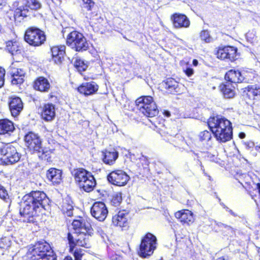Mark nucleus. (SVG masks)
I'll list each match as a JSON object with an SVG mask.
<instances>
[{"label":"nucleus","instance_id":"7c9ffc66","mask_svg":"<svg viewBox=\"0 0 260 260\" xmlns=\"http://www.w3.org/2000/svg\"><path fill=\"white\" fill-rule=\"evenodd\" d=\"M247 90V94L248 96L253 99L255 96H260V87H257L256 85H251L248 86L246 88Z\"/></svg>","mask_w":260,"mask_h":260},{"label":"nucleus","instance_id":"052dcab7","mask_svg":"<svg viewBox=\"0 0 260 260\" xmlns=\"http://www.w3.org/2000/svg\"><path fill=\"white\" fill-rule=\"evenodd\" d=\"M239 137L241 138V139H243L245 137V134L244 133H240L239 134Z\"/></svg>","mask_w":260,"mask_h":260},{"label":"nucleus","instance_id":"09e8293b","mask_svg":"<svg viewBox=\"0 0 260 260\" xmlns=\"http://www.w3.org/2000/svg\"><path fill=\"white\" fill-rule=\"evenodd\" d=\"M215 223H216V224L219 228H221L222 230H223V229H228V230H231V226L226 225V224H223L221 222H217L216 221H215Z\"/></svg>","mask_w":260,"mask_h":260},{"label":"nucleus","instance_id":"a878e982","mask_svg":"<svg viewBox=\"0 0 260 260\" xmlns=\"http://www.w3.org/2000/svg\"><path fill=\"white\" fill-rule=\"evenodd\" d=\"M219 88L224 98L230 99L234 96L235 93L234 88L235 87L233 86L232 84L226 82L225 83L221 84Z\"/></svg>","mask_w":260,"mask_h":260},{"label":"nucleus","instance_id":"338daca9","mask_svg":"<svg viewBox=\"0 0 260 260\" xmlns=\"http://www.w3.org/2000/svg\"><path fill=\"white\" fill-rule=\"evenodd\" d=\"M224 259L223 257H219L217 260H224Z\"/></svg>","mask_w":260,"mask_h":260},{"label":"nucleus","instance_id":"4d7b16f0","mask_svg":"<svg viewBox=\"0 0 260 260\" xmlns=\"http://www.w3.org/2000/svg\"><path fill=\"white\" fill-rule=\"evenodd\" d=\"M185 73H186V74L188 76H191L193 73V69H191V68H187L186 71H185Z\"/></svg>","mask_w":260,"mask_h":260},{"label":"nucleus","instance_id":"f03ea898","mask_svg":"<svg viewBox=\"0 0 260 260\" xmlns=\"http://www.w3.org/2000/svg\"><path fill=\"white\" fill-rule=\"evenodd\" d=\"M208 124L218 142L225 143L232 138V123L227 119L218 116L210 117L208 120Z\"/></svg>","mask_w":260,"mask_h":260},{"label":"nucleus","instance_id":"4468645a","mask_svg":"<svg viewBox=\"0 0 260 260\" xmlns=\"http://www.w3.org/2000/svg\"><path fill=\"white\" fill-rule=\"evenodd\" d=\"M237 49L232 46L219 47L216 51L217 58L221 59H229L231 61L235 60L236 57Z\"/></svg>","mask_w":260,"mask_h":260},{"label":"nucleus","instance_id":"473e14b6","mask_svg":"<svg viewBox=\"0 0 260 260\" xmlns=\"http://www.w3.org/2000/svg\"><path fill=\"white\" fill-rule=\"evenodd\" d=\"M25 9L37 10L41 8V5L38 0H25Z\"/></svg>","mask_w":260,"mask_h":260},{"label":"nucleus","instance_id":"79ce46f5","mask_svg":"<svg viewBox=\"0 0 260 260\" xmlns=\"http://www.w3.org/2000/svg\"><path fill=\"white\" fill-rule=\"evenodd\" d=\"M40 260H57V256L52 250L48 251L47 254L41 257Z\"/></svg>","mask_w":260,"mask_h":260},{"label":"nucleus","instance_id":"9d476101","mask_svg":"<svg viewBox=\"0 0 260 260\" xmlns=\"http://www.w3.org/2000/svg\"><path fill=\"white\" fill-rule=\"evenodd\" d=\"M52 250L50 245L46 242H38L30 247L28 252L32 260H40L48 251Z\"/></svg>","mask_w":260,"mask_h":260},{"label":"nucleus","instance_id":"6ab92c4d","mask_svg":"<svg viewBox=\"0 0 260 260\" xmlns=\"http://www.w3.org/2000/svg\"><path fill=\"white\" fill-rule=\"evenodd\" d=\"M42 117L45 121L52 120L55 116V107L52 104L44 105L42 112Z\"/></svg>","mask_w":260,"mask_h":260},{"label":"nucleus","instance_id":"bb28decb","mask_svg":"<svg viewBox=\"0 0 260 260\" xmlns=\"http://www.w3.org/2000/svg\"><path fill=\"white\" fill-rule=\"evenodd\" d=\"M164 87L171 93L179 91L178 83L173 78H168L162 83Z\"/></svg>","mask_w":260,"mask_h":260},{"label":"nucleus","instance_id":"412c9836","mask_svg":"<svg viewBox=\"0 0 260 260\" xmlns=\"http://www.w3.org/2000/svg\"><path fill=\"white\" fill-rule=\"evenodd\" d=\"M173 18L175 27H188L190 25V21L185 15L175 14Z\"/></svg>","mask_w":260,"mask_h":260},{"label":"nucleus","instance_id":"6e6d98bb","mask_svg":"<svg viewBox=\"0 0 260 260\" xmlns=\"http://www.w3.org/2000/svg\"><path fill=\"white\" fill-rule=\"evenodd\" d=\"M222 206H223V208L225 209L227 212H229L232 215L235 217L237 216V215L232 210L229 209L225 205L222 204Z\"/></svg>","mask_w":260,"mask_h":260},{"label":"nucleus","instance_id":"1a4fd4ad","mask_svg":"<svg viewBox=\"0 0 260 260\" xmlns=\"http://www.w3.org/2000/svg\"><path fill=\"white\" fill-rule=\"evenodd\" d=\"M24 40L31 46H39L46 41V36L40 29L31 27L26 30Z\"/></svg>","mask_w":260,"mask_h":260},{"label":"nucleus","instance_id":"5701e85b","mask_svg":"<svg viewBox=\"0 0 260 260\" xmlns=\"http://www.w3.org/2000/svg\"><path fill=\"white\" fill-rule=\"evenodd\" d=\"M175 217L179 219L181 222L188 224L192 223L194 220L192 213L187 210L177 212L175 213Z\"/></svg>","mask_w":260,"mask_h":260},{"label":"nucleus","instance_id":"ea45409f","mask_svg":"<svg viewBox=\"0 0 260 260\" xmlns=\"http://www.w3.org/2000/svg\"><path fill=\"white\" fill-rule=\"evenodd\" d=\"M11 241L9 237H4L0 239V248L7 249L10 246Z\"/></svg>","mask_w":260,"mask_h":260},{"label":"nucleus","instance_id":"dca6fc26","mask_svg":"<svg viewBox=\"0 0 260 260\" xmlns=\"http://www.w3.org/2000/svg\"><path fill=\"white\" fill-rule=\"evenodd\" d=\"M64 46H54L51 48L52 58L55 63L60 64L64 59Z\"/></svg>","mask_w":260,"mask_h":260},{"label":"nucleus","instance_id":"e433bc0d","mask_svg":"<svg viewBox=\"0 0 260 260\" xmlns=\"http://www.w3.org/2000/svg\"><path fill=\"white\" fill-rule=\"evenodd\" d=\"M73 207L72 205L66 202H64L62 206V210L63 213L68 216L73 215Z\"/></svg>","mask_w":260,"mask_h":260},{"label":"nucleus","instance_id":"9b49d317","mask_svg":"<svg viewBox=\"0 0 260 260\" xmlns=\"http://www.w3.org/2000/svg\"><path fill=\"white\" fill-rule=\"evenodd\" d=\"M107 179L111 184L122 186L126 184L129 177L123 171L118 170L111 172L108 175Z\"/></svg>","mask_w":260,"mask_h":260},{"label":"nucleus","instance_id":"3c124183","mask_svg":"<svg viewBox=\"0 0 260 260\" xmlns=\"http://www.w3.org/2000/svg\"><path fill=\"white\" fill-rule=\"evenodd\" d=\"M22 72H24L22 69H13L12 70L11 72V74H12L13 73H15V74H16L17 75H20V73Z\"/></svg>","mask_w":260,"mask_h":260},{"label":"nucleus","instance_id":"58836bf2","mask_svg":"<svg viewBox=\"0 0 260 260\" xmlns=\"http://www.w3.org/2000/svg\"><path fill=\"white\" fill-rule=\"evenodd\" d=\"M139 160L140 164H138L139 166H142L145 171L148 172L149 170V161H148V158L146 156L142 155V157L139 158Z\"/></svg>","mask_w":260,"mask_h":260},{"label":"nucleus","instance_id":"f8f14e48","mask_svg":"<svg viewBox=\"0 0 260 260\" xmlns=\"http://www.w3.org/2000/svg\"><path fill=\"white\" fill-rule=\"evenodd\" d=\"M26 145L30 150L41 151L42 141L40 137L32 132H29L24 137Z\"/></svg>","mask_w":260,"mask_h":260},{"label":"nucleus","instance_id":"423d86ee","mask_svg":"<svg viewBox=\"0 0 260 260\" xmlns=\"http://www.w3.org/2000/svg\"><path fill=\"white\" fill-rule=\"evenodd\" d=\"M67 44L76 51L87 49L88 44L83 35L77 31L69 32L67 36Z\"/></svg>","mask_w":260,"mask_h":260},{"label":"nucleus","instance_id":"a18cd8bd","mask_svg":"<svg viewBox=\"0 0 260 260\" xmlns=\"http://www.w3.org/2000/svg\"><path fill=\"white\" fill-rule=\"evenodd\" d=\"M84 250L81 249H76L74 251L75 260H81V258L84 255Z\"/></svg>","mask_w":260,"mask_h":260},{"label":"nucleus","instance_id":"8fccbe9b","mask_svg":"<svg viewBox=\"0 0 260 260\" xmlns=\"http://www.w3.org/2000/svg\"><path fill=\"white\" fill-rule=\"evenodd\" d=\"M244 145L246 148L248 150L255 147L254 143L252 141L245 142Z\"/></svg>","mask_w":260,"mask_h":260},{"label":"nucleus","instance_id":"e2e57ef3","mask_svg":"<svg viewBox=\"0 0 260 260\" xmlns=\"http://www.w3.org/2000/svg\"><path fill=\"white\" fill-rule=\"evenodd\" d=\"M255 149L256 151H258L260 152V145L258 146H255Z\"/></svg>","mask_w":260,"mask_h":260},{"label":"nucleus","instance_id":"603ef678","mask_svg":"<svg viewBox=\"0 0 260 260\" xmlns=\"http://www.w3.org/2000/svg\"><path fill=\"white\" fill-rule=\"evenodd\" d=\"M222 206H223V208L225 209L227 212H229L232 215L235 217L237 216V215L232 210L229 209L225 205L222 204Z\"/></svg>","mask_w":260,"mask_h":260},{"label":"nucleus","instance_id":"aec40b11","mask_svg":"<svg viewBox=\"0 0 260 260\" xmlns=\"http://www.w3.org/2000/svg\"><path fill=\"white\" fill-rule=\"evenodd\" d=\"M127 214L124 211H119L112 218V222L114 225L120 227H126L128 225Z\"/></svg>","mask_w":260,"mask_h":260},{"label":"nucleus","instance_id":"49530a36","mask_svg":"<svg viewBox=\"0 0 260 260\" xmlns=\"http://www.w3.org/2000/svg\"><path fill=\"white\" fill-rule=\"evenodd\" d=\"M200 137L203 141H209L211 138V134L209 132L205 131L200 133Z\"/></svg>","mask_w":260,"mask_h":260},{"label":"nucleus","instance_id":"864d4df0","mask_svg":"<svg viewBox=\"0 0 260 260\" xmlns=\"http://www.w3.org/2000/svg\"><path fill=\"white\" fill-rule=\"evenodd\" d=\"M222 206H223V208L225 209L227 212H229L232 215L235 217L237 216V215L232 210L229 209L225 205L222 204Z\"/></svg>","mask_w":260,"mask_h":260},{"label":"nucleus","instance_id":"ddd939ff","mask_svg":"<svg viewBox=\"0 0 260 260\" xmlns=\"http://www.w3.org/2000/svg\"><path fill=\"white\" fill-rule=\"evenodd\" d=\"M90 211L92 216L101 221L105 219L108 213L105 204L101 202L94 203Z\"/></svg>","mask_w":260,"mask_h":260},{"label":"nucleus","instance_id":"de8ad7c7","mask_svg":"<svg viewBox=\"0 0 260 260\" xmlns=\"http://www.w3.org/2000/svg\"><path fill=\"white\" fill-rule=\"evenodd\" d=\"M5 75V70L0 67V88L4 84V76Z\"/></svg>","mask_w":260,"mask_h":260},{"label":"nucleus","instance_id":"f257e3e1","mask_svg":"<svg viewBox=\"0 0 260 260\" xmlns=\"http://www.w3.org/2000/svg\"><path fill=\"white\" fill-rule=\"evenodd\" d=\"M22 208L20 210L21 218L24 222L33 223L35 221L34 217L37 216L42 209L49 204V199L43 191H31L23 197Z\"/></svg>","mask_w":260,"mask_h":260},{"label":"nucleus","instance_id":"7ed1b4c3","mask_svg":"<svg viewBox=\"0 0 260 260\" xmlns=\"http://www.w3.org/2000/svg\"><path fill=\"white\" fill-rule=\"evenodd\" d=\"M75 181L80 188L86 192L92 191L95 186L96 182L93 176L82 168L74 170L72 172Z\"/></svg>","mask_w":260,"mask_h":260},{"label":"nucleus","instance_id":"6e6552de","mask_svg":"<svg viewBox=\"0 0 260 260\" xmlns=\"http://www.w3.org/2000/svg\"><path fill=\"white\" fill-rule=\"evenodd\" d=\"M89 231H79L73 234L68 233V239L70 244V250L73 251L75 245L85 247L86 248L90 247L89 243V238L90 237L88 233Z\"/></svg>","mask_w":260,"mask_h":260},{"label":"nucleus","instance_id":"cd10ccee","mask_svg":"<svg viewBox=\"0 0 260 260\" xmlns=\"http://www.w3.org/2000/svg\"><path fill=\"white\" fill-rule=\"evenodd\" d=\"M13 123L8 119L0 120V134H9L14 130Z\"/></svg>","mask_w":260,"mask_h":260},{"label":"nucleus","instance_id":"a211bd4d","mask_svg":"<svg viewBox=\"0 0 260 260\" xmlns=\"http://www.w3.org/2000/svg\"><path fill=\"white\" fill-rule=\"evenodd\" d=\"M98 90V86L94 82L85 83L78 88V91L85 95L94 93Z\"/></svg>","mask_w":260,"mask_h":260},{"label":"nucleus","instance_id":"2eb2a0df","mask_svg":"<svg viewBox=\"0 0 260 260\" xmlns=\"http://www.w3.org/2000/svg\"><path fill=\"white\" fill-rule=\"evenodd\" d=\"M9 106L11 115L14 117L18 116L23 108L21 99L17 96L10 98Z\"/></svg>","mask_w":260,"mask_h":260},{"label":"nucleus","instance_id":"39448f33","mask_svg":"<svg viewBox=\"0 0 260 260\" xmlns=\"http://www.w3.org/2000/svg\"><path fill=\"white\" fill-rule=\"evenodd\" d=\"M157 239L151 233H148L142 238L139 254L141 257H147L151 255L156 248Z\"/></svg>","mask_w":260,"mask_h":260},{"label":"nucleus","instance_id":"20e7f679","mask_svg":"<svg viewBox=\"0 0 260 260\" xmlns=\"http://www.w3.org/2000/svg\"><path fill=\"white\" fill-rule=\"evenodd\" d=\"M135 103L137 109L147 117H153L158 113L156 105L151 96L140 97Z\"/></svg>","mask_w":260,"mask_h":260},{"label":"nucleus","instance_id":"2f4dec72","mask_svg":"<svg viewBox=\"0 0 260 260\" xmlns=\"http://www.w3.org/2000/svg\"><path fill=\"white\" fill-rule=\"evenodd\" d=\"M20 73V75H17L16 74H15V73H13L12 74H11V83L12 84L18 85L21 84L23 82L25 73V72H22Z\"/></svg>","mask_w":260,"mask_h":260},{"label":"nucleus","instance_id":"c9c22d12","mask_svg":"<svg viewBox=\"0 0 260 260\" xmlns=\"http://www.w3.org/2000/svg\"><path fill=\"white\" fill-rule=\"evenodd\" d=\"M37 152L39 153L38 156L41 159L47 160V161H50L51 154V150H48L41 146V151Z\"/></svg>","mask_w":260,"mask_h":260},{"label":"nucleus","instance_id":"c85d7f7f","mask_svg":"<svg viewBox=\"0 0 260 260\" xmlns=\"http://www.w3.org/2000/svg\"><path fill=\"white\" fill-rule=\"evenodd\" d=\"M88 224H87L86 225L85 222H83L79 220H74L72 223V225L75 230V233H77L79 231H89L90 229Z\"/></svg>","mask_w":260,"mask_h":260},{"label":"nucleus","instance_id":"f704fd0d","mask_svg":"<svg viewBox=\"0 0 260 260\" xmlns=\"http://www.w3.org/2000/svg\"><path fill=\"white\" fill-rule=\"evenodd\" d=\"M6 49L12 55L19 50L18 43L12 41H8L6 43Z\"/></svg>","mask_w":260,"mask_h":260},{"label":"nucleus","instance_id":"bf43d9fd","mask_svg":"<svg viewBox=\"0 0 260 260\" xmlns=\"http://www.w3.org/2000/svg\"><path fill=\"white\" fill-rule=\"evenodd\" d=\"M163 113L167 117H169L171 116V113L168 111L165 110Z\"/></svg>","mask_w":260,"mask_h":260},{"label":"nucleus","instance_id":"a19ab883","mask_svg":"<svg viewBox=\"0 0 260 260\" xmlns=\"http://www.w3.org/2000/svg\"><path fill=\"white\" fill-rule=\"evenodd\" d=\"M0 198L7 203H9L11 202L7 191L2 185H0Z\"/></svg>","mask_w":260,"mask_h":260},{"label":"nucleus","instance_id":"69168bd1","mask_svg":"<svg viewBox=\"0 0 260 260\" xmlns=\"http://www.w3.org/2000/svg\"><path fill=\"white\" fill-rule=\"evenodd\" d=\"M68 28H65L63 30H62V33H63V36H64V34L66 32H68Z\"/></svg>","mask_w":260,"mask_h":260},{"label":"nucleus","instance_id":"5fc2aeb1","mask_svg":"<svg viewBox=\"0 0 260 260\" xmlns=\"http://www.w3.org/2000/svg\"><path fill=\"white\" fill-rule=\"evenodd\" d=\"M222 206H223V208L225 209L227 212H229L232 215L235 217L237 216V215L232 210L229 209L225 205L222 204Z\"/></svg>","mask_w":260,"mask_h":260},{"label":"nucleus","instance_id":"4be33fe9","mask_svg":"<svg viewBox=\"0 0 260 260\" xmlns=\"http://www.w3.org/2000/svg\"><path fill=\"white\" fill-rule=\"evenodd\" d=\"M34 87L36 90L41 92H48L51 86L46 78L40 77L35 81Z\"/></svg>","mask_w":260,"mask_h":260},{"label":"nucleus","instance_id":"b1692460","mask_svg":"<svg viewBox=\"0 0 260 260\" xmlns=\"http://www.w3.org/2000/svg\"><path fill=\"white\" fill-rule=\"evenodd\" d=\"M103 161L108 165H113L118 157V152L115 149L106 150L103 152Z\"/></svg>","mask_w":260,"mask_h":260},{"label":"nucleus","instance_id":"c03bdc74","mask_svg":"<svg viewBox=\"0 0 260 260\" xmlns=\"http://www.w3.org/2000/svg\"><path fill=\"white\" fill-rule=\"evenodd\" d=\"M83 2V8L86 9L88 11L91 10L94 6V3L91 0H82Z\"/></svg>","mask_w":260,"mask_h":260},{"label":"nucleus","instance_id":"13d9d810","mask_svg":"<svg viewBox=\"0 0 260 260\" xmlns=\"http://www.w3.org/2000/svg\"><path fill=\"white\" fill-rule=\"evenodd\" d=\"M6 0H0V9L2 8L3 6L6 4Z\"/></svg>","mask_w":260,"mask_h":260},{"label":"nucleus","instance_id":"393cba45","mask_svg":"<svg viewBox=\"0 0 260 260\" xmlns=\"http://www.w3.org/2000/svg\"><path fill=\"white\" fill-rule=\"evenodd\" d=\"M47 178L53 184H58L61 180V171L55 168H50L46 173Z\"/></svg>","mask_w":260,"mask_h":260},{"label":"nucleus","instance_id":"0e129e2a","mask_svg":"<svg viewBox=\"0 0 260 260\" xmlns=\"http://www.w3.org/2000/svg\"><path fill=\"white\" fill-rule=\"evenodd\" d=\"M63 260H73V259L70 256H66Z\"/></svg>","mask_w":260,"mask_h":260},{"label":"nucleus","instance_id":"72a5a7b5","mask_svg":"<svg viewBox=\"0 0 260 260\" xmlns=\"http://www.w3.org/2000/svg\"><path fill=\"white\" fill-rule=\"evenodd\" d=\"M74 66L79 72L84 71L88 67L87 61L80 58L76 59L74 62Z\"/></svg>","mask_w":260,"mask_h":260},{"label":"nucleus","instance_id":"0eeeda50","mask_svg":"<svg viewBox=\"0 0 260 260\" xmlns=\"http://www.w3.org/2000/svg\"><path fill=\"white\" fill-rule=\"evenodd\" d=\"M0 154L2 156L1 159L6 165H11L18 161L20 155L17 152L13 146L5 145L0 142Z\"/></svg>","mask_w":260,"mask_h":260},{"label":"nucleus","instance_id":"4c0bfd02","mask_svg":"<svg viewBox=\"0 0 260 260\" xmlns=\"http://www.w3.org/2000/svg\"><path fill=\"white\" fill-rule=\"evenodd\" d=\"M200 38L202 41L205 43H210L212 41L213 39L211 37L209 32L207 30H204L200 33Z\"/></svg>","mask_w":260,"mask_h":260},{"label":"nucleus","instance_id":"37998d69","mask_svg":"<svg viewBox=\"0 0 260 260\" xmlns=\"http://www.w3.org/2000/svg\"><path fill=\"white\" fill-rule=\"evenodd\" d=\"M122 200V193L118 192L114 195L112 202L115 206H117L121 202Z\"/></svg>","mask_w":260,"mask_h":260},{"label":"nucleus","instance_id":"f3484780","mask_svg":"<svg viewBox=\"0 0 260 260\" xmlns=\"http://www.w3.org/2000/svg\"><path fill=\"white\" fill-rule=\"evenodd\" d=\"M225 79L231 84L241 83L243 81L244 77L239 71L231 70L225 75Z\"/></svg>","mask_w":260,"mask_h":260},{"label":"nucleus","instance_id":"680f3d73","mask_svg":"<svg viewBox=\"0 0 260 260\" xmlns=\"http://www.w3.org/2000/svg\"><path fill=\"white\" fill-rule=\"evenodd\" d=\"M192 63L194 66H196L198 65V61L197 59H193L192 61Z\"/></svg>","mask_w":260,"mask_h":260},{"label":"nucleus","instance_id":"c756f323","mask_svg":"<svg viewBox=\"0 0 260 260\" xmlns=\"http://www.w3.org/2000/svg\"><path fill=\"white\" fill-rule=\"evenodd\" d=\"M28 12L29 10L25 9L24 6L22 8L20 7L17 8L14 12V19L15 20H18V21H20V17H26L28 15Z\"/></svg>","mask_w":260,"mask_h":260}]
</instances>
